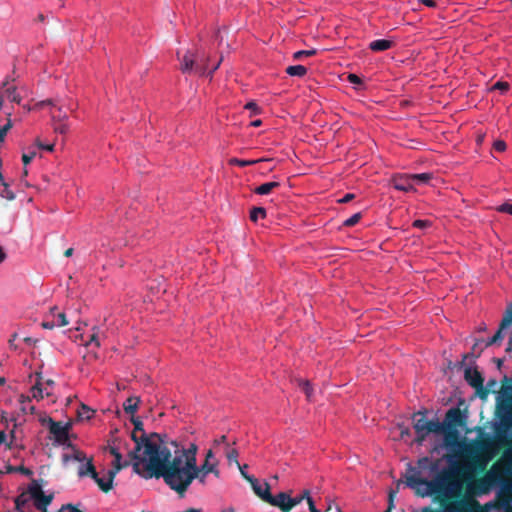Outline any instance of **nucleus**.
Listing matches in <instances>:
<instances>
[{
    "instance_id": "obj_4",
    "label": "nucleus",
    "mask_w": 512,
    "mask_h": 512,
    "mask_svg": "<svg viewBox=\"0 0 512 512\" xmlns=\"http://www.w3.org/2000/svg\"><path fill=\"white\" fill-rule=\"evenodd\" d=\"M491 446V439H483L481 441H477L472 443L468 449V454L472 457L471 463L468 466L463 467H455L451 470H460V472L456 475V479L461 483L462 489L464 490L466 486V477H469L470 480L474 478L469 474V469L472 468L478 472H484L487 466L488 461L491 459L490 455H486L488 449Z\"/></svg>"
},
{
    "instance_id": "obj_20",
    "label": "nucleus",
    "mask_w": 512,
    "mask_h": 512,
    "mask_svg": "<svg viewBox=\"0 0 512 512\" xmlns=\"http://www.w3.org/2000/svg\"><path fill=\"white\" fill-rule=\"evenodd\" d=\"M32 397L36 400L43 399L45 396V390L43 388V379L41 373H36V382L31 388Z\"/></svg>"
},
{
    "instance_id": "obj_26",
    "label": "nucleus",
    "mask_w": 512,
    "mask_h": 512,
    "mask_svg": "<svg viewBox=\"0 0 512 512\" xmlns=\"http://www.w3.org/2000/svg\"><path fill=\"white\" fill-rule=\"evenodd\" d=\"M286 73L290 76L303 77L307 73V68L303 65L288 66Z\"/></svg>"
},
{
    "instance_id": "obj_12",
    "label": "nucleus",
    "mask_w": 512,
    "mask_h": 512,
    "mask_svg": "<svg viewBox=\"0 0 512 512\" xmlns=\"http://www.w3.org/2000/svg\"><path fill=\"white\" fill-rule=\"evenodd\" d=\"M42 424H47L49 432L53 435L54 440L59 444H65L68 440V432L70 424L54 421L51 417L44 418Z\"/></svg>"
},
{
    "instance_id": "obj_50",
    "label": "nucleus",
    "mask_w": 512,
    "mask_h": 512,
    "mask_svg": "<svg viewBox=\"0 0 512 512\" xmlns=\"http://www.w3.org/2000/svg\"><path fill=\"white\" fill-rule=\"evenodd\" d=\"M492 89L505 92L509 89V84L507 82L498 81L493 85Z\"/></svg>"
},
{
    "instance_id": "obj_7",
    "label": "nucleus",
    "mask_w": 512,
    "mask_h": 512,
    "mask_svg": "<svg viewBox=\"0 0 512 512\" xmlns=\"http://www.w3.org/2000/svg\"><path fill=\"white\" fill-rule=\"evenodd\" d=\"M512 473V447L504 449L501 457L485 471V482L500 480L504 474Z\"/></svg>"
},
{
    "instance_id": "obj_36",
    "label": "nucleus",
    "mask_w": 512,
    "mask_h": 512,
    "mask_svg": "<svg viewBox=\"0 0 512 512\" xmlns=\"http://www.w3.org/2000/svg\"><path fill=\"white\" fill-rule=\"evenodd\" d=\"M413 184L417 183H428L432 179L431 173H420V174H411Z\"/></svg>"
},
{
    "instance_id": "obj_1",
    "label": "nucleus",
    "mask_w": 512,
    "mask_h": 512,
    "mask_svg": "<svg viewBox=\"0 0 512 512\" xmlns=\"http://www.w3.org/2000/svg\"><path fill=\"white\" fill-rule=\"evenodd\" d=\"M151 438L146 443L141 441V445L137 442V449L133 454L144 448L148 459L144 467L136 462L133 472L144 479L163 478L172 490L184 496L197 476L193 474L198 466L196 456L180 457L179 444L170 440L166 434H153Z\"/></svg>"
},
{
    "instance_id": "obj_43",
    "label": "nucleus",
    "mask_w": 512,
    "mask_h": 512,
    "mask_svg": "<svg viewBox=\"0 0 512 512\" xmlns=\"http://www.w3.org/2000/svg\"><path fill=\"white\" fill-rule=\"evenodd\" d=\"M511 324H512V305L508 308V310L506 311V314L504 315V317L501 321V328H506Z\"/></svg>"
},
{
    "instance_id": "obj_44",
    "label": "nucleus",
    "mask_w": 512,
    "mask_h": 512,
    "mask_svg": "<svg viewBox=\"0 0 512 512\" xmlns=\"http://www.w3.org/2000/svg\"><path fill=\"white\" fill-rule=\"evenodd\" d=\"M308 498H311L310 492L308 490H304L300 496L291 497V501L293 502V508L300 504L304 499L308 501Z\"/></svg>"
},
{
    "instance_id": "obj_58",
    "label": "nucleus",
    "mask_w": 512,
    "mask_h": 512,
    "mask_svg": "<svg viewBox=\"0 0 512 512\" xmlns=\"http://www.w3.org/2000/svg\"><path fill=\"white\" fill-rule=\"evenodd\" d=\"M347 79L352 84L359 85L362 83L361 78L359 76H357L356 74H349Z\"/></svg>"
},
{
    "instance_id": "obj_21",
    "label": "nucleus",
    "mask_w": 512,
    "mask_h": 512,
    "mask_svg": "<svg viewBox=\"0 0 512 512\" xmlns=\"http://www.w3.org/2000/svg\"><path fill=\"white\" fill-rule=\"evenodd\" d=\"M441 434H444V442L447 447L455 445L459 438L457 428H445Z\"/></svg>"
},
{
    "instance_id": "obj_3",
    "label": "nucleus",
    "mask_w": 512,
    "mask_h": 512,
    "mask_svg": "<svg viewBox=\"0 0 512 512\" xmlns=\"http://www.w3.org/2000/svg\"><path fill=\"white\" fill-rule=\"evenodd\" d=\"M460 470H443L435 479L428 481L418 473L407 477L406 482L410 487L425 485L431 494L440 496V503L449 511H457V501L461 497V483L456 479Z\"/></svg>"
},
{
    "instance_id": "obj_19",
    "label": "nucleus",
    "mask_w": 512,
    "mask_h": 512,
    "mask_svg": "<svg viewBox=\"0 0 512 512\" xmlns=\"http://www.w3.org/2000/svg\"><path fill=\"white\" fill-rule=\"evenodd\" d=\"M96 469L92 462V458L88 459L86 463L81 464L78 468V476L83 477H96Z\"/></svg>"
},
{
    "instance_id": "obj_49",
    "label": "nucleus",
    "mask_w": 512,
    "mask_h": 512,
    "mask_svg": "<svg viewBox=\"0 0 512 512\" xmlns=\"http://www.w3.org/2000/svg\"><path fill=\"white\" fill-rule=\"evenodd\" d=\"M208 62H209V56L208 55H204V54L200 55V56L196 55V63H202V64L205 65V74L207 73L208 68H209Z\"/></svg>"
},
{
    "instance_id": "obj_61",
    "label": "nucleus",
    "mask_w": 512,
    "mask_h": 512,
    "mask_svg": "<svg viewBox=\"0 0 512 512\" xmlns=\"http://www.w3.org/2000/svg\"><path fill=\"white\" fill-rule=\"evenodd\" d=\"M497 386V381L495 379L488 380L486 386H484V389H489L490 392H494V388Z\"/></svg>"
},
{
    "instance_id": "obj_54",
    "label": "nucleus",
    "mask_w": 512,
    "mask_h": 512,
    "mask_svg": "<svg viewBox=\"0 0 512 512\" xmlns=\"http://www.w3.org/2000/svg\"><path fill=\"white\" fill-rule=\"evenodd\" d=\"M35 155H36L35 151H32L30 153H24L22 155V161H23L24 165H28L33 160Z\"/></svg>"
},
{
    "instance_id": "obj_53",
    "label": "nucleus",
    "mask_w": 512,
    "mask_h": 512,
    "mask_svg": "<svg viewBox=\"0 0 512 512\" xmlns=\"http://www.w3.org/2000/svg\"><path fill=\"white\" fill-rule=\"evenodd\" d=\"M497 210L499 212L507 213V214L512 215V204L504 203V204L500 205Z\"/></svg>"
},
{
    "instance_id": "obj_37",
    "label": "nucleus",
    "mask_w": 512,
    "mask_h": 512,
    "mask_svg": "<svg viewBox=\"0 0 512 512\" xmlns=\"http://www.w3.org/2000/svg\"><path fill=\"white\" fill-rule=\"evenodd\" d=\"M92 334L90 335L89 341L86 345H89L91 343H94L96 347L100 346V335L101 330L99 327H93Z\"/></svg>"
},
{
    "instance_id": "obj_60",
    "label": "nucleus",
    "mask_w": 512,
    "mask_h": 512,
    "mask_svg": "<svg viewBox=\"0 0 512 512\" xmlns=\"http://www.w3.org/2000/svg\"><path fill=\"white\" fill-rule=\"evenodd\" d=\"M505 328H501V325L499 326V329L494 334L493 338L496 340L497 343H500L503 340V330Z\"/></svg>"
},
{
    "instance_id": "obj_23",
    "label": "nucleus",
    "mask_w": 512,
    "mask_h": 512,
    "mask_svg": "<svg viewBox=\"0 0 512 512\" xmlns=\"http://www.w3.org/2000/svg\"><path fill=\"white\" fill-rule=\"evenodd\" d=\"M140 403V398L137 396H131L129 397L123 404L124 411L127 414H133L137 411L138 406Z\"/></svg>"
},
{
    "instance_id": "obj_8",
    "label": "nucleus",
    "mask_w": 512,
    "mask_h": 512,
    "mask_svg": "<svg viewBox=\"0 0 512 512\" xmlns=\"http://www.w3.org/2000/svg\"><path fill=\"white\" fill-rule=\"evenodd\" d=\"M29 494L34 501L35 507L38 510L42 512H48L47 507L53 500V494L46 495L42 490V486L38 483L37 480H32L31 484L29 485Z\"/></svg>"
},
{
    "instance_id": "obj_45",
    "label": "nucleus",
    "mask_w": 512,
    "mask_h": 512,
    "mask_svg": "<svg viewBox=\"0 0 512 512\" xmlns=\"http://www.w3.org/2000/svg\"><path fill=\"white\" fill-rule=\"evenodd\" d=\"M4 189L1 192V196L7 200H13L15 198L14 193L9 189L8 184L3 182Z\"/></svg>"
},
{
    "instance_id": "obj_41",
    "label": "nucleus",
    "mask_w": 512,
    "mask_h": 512,
    "mask_svg": "<svg viewBox=\"0 0 512 512\" xmlns=\"http://www.w3.org/2000/svg\"><path fill=\"white\" fill-rule=\"evenodd\" d=\"M361 218H362V214L360 212L355 213L351 217L346 219L343 224L346 227H352V226L356 225L360 221Z\"/></svg>"
},
{
    "instance_id": "obj_47",
    "label": "nucleus",
    "mask_w": 512,
    "mask_h": 512,
    "mask_svg": "<svg viewBox=\"0 0 512 512\" xmlns=\"http://www.w3.org/2000/svg\"><path fill=\"white\" fill-rule=\"evenodd\" d=\"M412 226L419 229H424L431 226V222L429 220L417 219L412 223Z\"/></svg>"
},
{
    "instance_id": "obj_56",
    "label": "nucleus",
    "mask_w": 512,
    "mask_h": 512,
    "mask_svg": "<svg viewBox=\"0 0 512 512\" xmlns=\"http://www.w3.org/2000/svg\"><path fill=\"white\" fill-rule=\"evenodd\" d=\"M72 458L75 460V461H78V462H84L86 460V455L85 453H83L82 451H79V450H76L72 456Z\"/></svg>"
},
{
    "instance_id": "obj_28",
    "label": "nucleus",
    "mask_w": 512,
    "mask_h": 512,
    "mask_svg": "<svg viewBox=\"0 0 512 512\" xmlns=\"http://www.w3.org/2000/svg\"><path fill=\"white\" fill-rule=\"evenodd\" d=\"M476 347H477V343L474 344V346L472 347V351L471 353H467V354H464L462 356V360L458 363L455 364V367L461 369L465 366V362L467 359L469 358H478L482 352V350H480L478 353H476Z\"/></svg>"
},
{
    "instance_id": "obj_62",
    "label": "nucleus",
    "mask_w": 512,
    "mask_h": 512,
    "mask_svg": "<svg viewBox=\"0 0 512 512\" xmlns=\"http://www.w3.org/2000/svg\"><path fill=\"white\" fill-rule=\"evenodd\" d=\"M41 326L44 328V329H53L55 326H57L56 322L55 321H43L41 323Z\"/></svg>"
},
{
    "instance_id": "obj_57",
    "label": "nucleus",
    "mask_w": 512,
    "mask_h": 512,
    "mask_svg": "<svg viewBox=\"0 0 512 512\" xmlns=\"http://www.w3.org/2000/svg\"><path fill=\"white\" fill-rule=\"evenodd\" d=\"M36 144L39 148L44 149L46 151L52 152L54 150V144H43L39 139H37Z\"/></svg>"
},
{
    "instance_id": "obj_13",
    "label": "nucleus",
    "mask_w": 512,
    "mask_h": 512,
    "mask_svg": "<svg viewBox=\"0 0 512 512\" xmlns=\"http://www.w3.org/2000/svg\"><path fill=\"white\" fill-rule=\"evenodd\" d=\"M180 60V70L184 74H190L192 72L200 75H205V65L202 63H196V54L191 51H187Z\"/></svg>"
},
{
    "instance_id": "obj_25",
    "label": "nucleus",
    "mask_w": 512,
    "mask_h": 512,
    "mask_svg": "<svg viewBox=\"0 0 512 512\" xmlns=\"http://www.w3.org/2000/svg\"><path fill=\"white\" fill-rule=\"evenodd\" d=\"M31 496L29 494V490L27 492L21 493L15 499V508L18 512H25L24 507L29 503Z\"/></svg>"
},
{
    "instance_id": "obj_22",
    "label": "nucleus",
    "mask_w": 512,
    "mask_h": 512,
    "mask_svg": "<svg viewBox=\"0 0 512 512\" xmlns=\"http://www.w3.org/2000/svg\"><path fill=\"white\" fill-rule=\"evenodd\" d=\"M393 42L387 39L374 40L369 44V48L374 52H381L392 47Z\"/></svg>"
},
{
    "instance_id": "obj_64",
    "label": "nucleus",
    "mask_w": 512,
    "mask_h": 512,
    "mask_svg": "<svg viewBox=\"0 0 512 512\" xmlns=\"http://www.w3.org/2000/svg\"><path fill=\"white\" fill-rule=\"evenodd\" d=\"M324 512H342L337 505L329 504Z\"/></svg>"
},
{
    "instance_id": "obj_11",
    "label": "nucleus",
    "mask_w": 512,
    "mask_h": 512,
    "mask_svg": "<svg viewBox=\"0 0 512 512\" xmlns=\"http://www.w3.org/2000/svg\"><path fill=\"white\" fill-rule=\"evenodd\" d=\"M467 410H461L459 407H452L447 410L444 421L441 422L445 428H459L466 425Z\"/></svg>"
},
{
    "instance_id": "obj_46",
    "label": "nucleus",
    "mask_w": 512,
    "mask_h": 512,
    "mask_svg": "<svg viewBox=\"0 0 512 512\" xmlns=\"http://www.w3.org/2000/svg\"><path fill=\"white\" fill-rule=\"evenodd\" d=\"M11 127H12V122L10 119H8L7 123L3 127H0V142L4 141L5 136H6L7 132L11 129Z\"/></svg>"
},
{
    "instance_id": "obj_10",
    "label": "nucleus",
    "mask_w": 512,
    "mask_h": 512,
    "mask_svg": "<svg viewBox=\"0 0 512 512\" xmlns=\"http://www.w3.org/2000/svg\"><path fill=\"white\" fill-rule=\"evenodd\" d=\"M214 454L211 449H209L205 456V461L202 465L197 466V469L194 471L193 474H197L195 476V479H197L201 484H205L206 477L209 473L214 474L216 477H219V470L217 469L218 462H211V459H213Z\"/></svg>"
},
{
    "instance_id": "obj_52",
    "label": "nucleus",
    "mask_w": 512,
    "mask_h": 512,
    "mask_svg": "<svg viewBox=\"0 0 512 512\" xmlns=\"http://www.w3.org/2000/svg\"><path fill=\"white\" fill-rule=\"evenodd\" d=\"M58 512H84L79 510L77 507H75L72 504H66L63 505Z\"/></svg>"
},
{
    "instance_id": "obj_2",
    "label": "nucleus",
    "mask_w": 512,
    "mask_h": 512,
    "mask_svg": "<svg viewBox=\"0 0 512 512\" xmlns=\"http://www.w3.org/2000/svg\"><path fill=\"white\" fill-rule=\"evenodd\" d=\"M485 472L482 476L470 480L466 477V486L461 488V497L457 501L458 512H476L480 509V504L476 497L488 495L493 489L499 487L496 495L498 505L503 508H510L512 503V473L504 474L500 480L495 482H485Z\"/></svg>"
},
{
    "instance_id": "obj_9",
    "label": "nucleus",
    "mask_w": 512,
    "mask_h": 512,
    "mask_svg": "<svg viewBox=\"0 0 512 512\" xmlns=\"http://www.w3.org/2000/svg\"><path fill=\"white\" fill-rule=\"evenodd\" d=\"M464 379L476 390L477 395L481 399H485L489 395V389H484V378L477 368L465 367Z\"/></svg>"
},
{
    "instance_id": "obj_31",
    "label": "nucleus",
    "mask_w": 512,
    "mask_h": 512,
    "mask_svg": "<svg viewBox=\"0 0 512 512\" xmlns=\"http://www.w3.org/2000/svg\"><path fill=\"white\" fill-rule=\"evenodd\" d=\"M266 159L264 158H261V159H253V160H244V159H238V158H232L230 160V164L232 165H237V166H240V167H245V166H251V165H254L256 163H259L261 161H265Z\"/></svg>"
},
{
    "instance_id": "obj_38",
    "label": "nucleus",
    "mask_w": 512,
    "mask_h": 512,
    "mask_svg": "<svg viewBox=\"0 0 512 512\" xmlns=\"http://www.w3.org/2000/svg\"><path fill=\"white\" fill-rule=\"evenodd\" d=\"M197 446L195 444H191L187 449H184L179 446V455L180 457L184 456H196L197 454Z\"/></svg>"
},
{
    "instance_id": "obj_48",
    "label": "nucleus",
    "mask_w": 512,
    "mask_h": 512,
    "mask_svg": "<svg viewBox=\"0 0 512 512\" xmlns=\"http://www.w3.org/2000/svg\"><path fill=\"white\" fill-rule=\"evenodd\" d=\"M241 472V475L244 479H246L249 483H253L255 482V477L254 476H251V475H248L245 471V469L247 468V465H244L243 467L241 465L237 466Z\"/></svg>"
},
{
    "instance_id": "obj_14",
    "label": "nucleus",
    "mask_w": 512,
    "mask_h": 512,
    "mask_svg": "<svg viewBox=\"0 0 512 512\" xmlns=\"http://www.w3.org/2000/svg\"><path fill=\"white\" fill-rule=\"evenodd\" d=\"M108 451L111 455L114 456V460L112 462V468L108 470L111 474V477H116L119 471L128 466L133 467V460L130 458L129 461H122V455L119 452V449L115 446H109Z\"/></svg>"
},
{
    "instance_id": "obj_51",
    "label": "nucleus",
    "mask_w": 512,
    "mask_h": 512,
    "mask_svg": "<svg viewBox=\"0 0 512 512\" xmlns=\"http://www.w3.org/2000/svg\"><path fill=\"white\" fill-rule=\"evenodd\" d=\"M56 324L59 327H63V326L68 325V320L66 318L65 313H58L57 314V322H56Z\"/></svg>"
},
{
    "instance_id": "obj_15",
    "label": "nucleus",
    "mask_w": 512,
    "mask_h": 512,
    "mask_svg": "<svg viewBox=\"0 0 512 512\" xmlns=\"http://www.w3.org/2000/svg\"><path fill=\"white\" fill-rule=\"evenodd\" d=\"M268 504L279 508L282 512H290L293 509L291 496L286 492H280L275 496L271 494Z\"/></svg>"
},
{
    "instance_id": "obj_30",
    "label": "nucleus",
    "mask_w": 512,
    "mask_h": 512,
    "mask_svg": "<svg viewBox=\"0 0 512 512\" xmlns=\"http://www.w3.org/2000/svg\"><path fill=\"white\" fill-rule=\"evenodd\" d=\"M94 412L95 411L89 408L87 405L81 404L80 408L77 411V414L80 420H89L92 418Z\"/></svg>"
},
{
    "instance_id": "obj_27",
    "label": "nucleus",
    "mask_w": 512,
    "mask_h": 512,
    "mask_svg": "<svg viewBox=\"0 0 512 512\" xmlns=\"http://www.w3.org/2000/svg\"><path fill=\"white\" fill-rule=\"evenodd\" d=\"M5 472L6 473H16V472H19L25 476H32L33 475V471L29 468H26L24 467L23 465H20V466H12V465H7L5 466Z\"/></svg>"
},
{
    "instance_id": "obj_63",
    "label": "nucleus",
    "mask_w": 512,
    "mask_h": 512,
    "mask_svg": "<svg viewBox=\"0 0 512 512\" xmlns=\"http://www.w3.org/2000/svg\"><path fill=\"white\" fill-rule=\"evenodd\" d=\"M308 506H309L310 512H320V510H318L316 508L315 503L312 498H308Z\"/></svg>"
},
{
    "instance_id": "obj_34",
    "label": "nucleus",
    "mask_w": 512,
    "mask_h": 512,
    "mask_svg": "<svg viewBox=\"0 0 512 512\" xmlns=\"http://www.w3.org/2000/svg\"><path fill=\"white\" fill-rule=\"evenodd\" d=\"M266 217V210L263 207H254L250 211V220L253 222H257L259 218Z\"/></svg>"
},
{
    "instance_id": "obj_42",
    "label": "nucleus",
    "mask_w": 512,
    "mask_h": 512,
    "mask_svg": "<svg viewBox=\"0 0 512 512\" xmlns=\"http://www.w3.org/2000/svg\"><path fill=\"white\" fill-rule=\"evenodd\" d=\"M54 385H55V382L52 379H47V380L43 381V388L45 390L46 397H50L53 395Z\"/></svg>"
},
{
    "instance_id": "obj_6",
    "label": "nucleus",
    "mask_w": 512,
    "mask_h": 512,
    "mask_svg": "<svg viewBox=\"0 0 512 512\" xmlns=\"http://www.w3.org/2000/svg\"><path fill=\"white\" fill-rule=\"evenodd\" d=\"M131 422L134 425V430L131 432V439L134 441L135 447L128 453V456L133 460V465L136 462H140V465L144 467L148 459V457L144 454V448L139 449L136 454H133V452L136 451L137 449V441L140 444L141 441H143V443H146L147 441L151 440V436L156 433L153 432L150 434H146L143 429V423L139 418H135L132 416Z\"/></svg>"
},
{
    "instance_id": "obj_39",
    "label": "nucleus",
    "mask_w": 512,
    "mask_h": 512,
    "mask_svg": "<svg viewBox=\"0 0 512 512\" xmlns=\"http://www.w3.org/2000/svg\"><path fill=\"white\" fill-rule=\"evenodd\" d=\"M53 129L56 133L66 134L69 130L67 121L53 122Z\"/></svg>"
},
{
    "instance_id": "obj_33",
    "label": "nucleus",
    "mask_w": 512,
    "mask_h": 512,
    "mask_svg": "<svg viewBox=\"0 0 512 512\" xmlns=\"http://www.w3.org/2000/svg\"><path fill=\"white\" fill-rule=\"evenodd\" d=\"M226 457L229 464L235 463L237 466L240 465L238 462V451L235 448H230L229 444H227L226 448Z\"/></svg>"
},
{
    "instance_id": "obj_24",
    "label": "nucleus",
    "mask_w": 512,
    "mask_h": 512,
    "mask_svg": "<svg viewBox=\"0 0 512 512\" xmlns=\"http://www.w3.org/2000/svg\"><path fill=\"white\" fill-rule=\"evenodd\" d=\"M280 187V183L273 181V182H266L261 184L260 186L256 187L254 192L258 195H267L270 194L274 189Z\"/></svg>"
},
{
    "instance_id": "obj_29",
    "label": "nucleus",
    "mask_w": 512,
    "mask_h": 512,
    "mask_svg": "<svg viewBox=\"0 0 512 512\" xmlns=\"http://www.w3.org/2000/svg\"><path fill=\"white\" fill-rule=\"evenodd\" d=\"M4 86H7L6 89H5V94L7 95V97L12 101V102H16V103H19L21 98L20 96L16 93V87L14 85H9L8 82H5L4 83Z\"/></svg>"
},
{
    "instance_id": "obj_59",
    "label": "nucleus",
    "mask_w": 512,
    "mask_h": 512,
    "mask_svg": "<svg viewBox=\"0 0 512 512\" xmlns=\"http://www.w3.org/2000/svg\"><path fill=\"white\" fill-rule=\"evenodd\" d=\"M245 108L248 109V110H251L254 114H258L259 113V107L257 106V104L255 102H249L245 105Z\"/></svg>"
},
{
    "instance_id": "obj_5",
    "label": "nucleus",
    "mask_w": 512,
    "mask_h": 512,
    "mask_svg": "<svg viewBox=\"0 0 512 512\" xmlns=\"http://www.w3.org/2000/svg\"><path fill=\"white\" fill-rule=\"evenodd\" d=\"M413 428L416 433L415 441L418 444H422L430 433L441 434L444 431V425L438 419L426 418V411L413 414Z\"/></svg>"
},
{
    "instance_id": "obj_55",
    "label": "nucleus",
    "mask_w": 512,
    "mask_h": 512,
    "mask_svg": "<svg viewBox=\"0 0 512 512\" xmlns=\"http://www.w3.org/2000/svg\"><path fill=\"white\" fill-rule=\"evenodd\" d=\"M493 147L498 152H503L506 150V143L502 140H497L494 142Z\"/></svg>"
},
{
    "instance_id": "obj_17",
    "label": "nucleus",
    "mask_w": 512,
    "mask_h": 512,
    "mask_svg": "<svg viewBox=\"0 0 512 512\" xmlns=\"http://www.w3.org/2000/svg\"><path fill=\"white\" fill-rule=\"evenodd\" d=\"M254 493L264 502L268 503L269 498L271 497L270 486L268 483L260 484L257 479L255 482L250 483Z\"/></svg>"
},
{
    "instance_id": "obj_40",
    "label": "nucleus",
    "mask_w": 512,
    "mask_h": 512,
    "mask_svg": "<svg viewBox=\"0 0 512 512\" xmlns=\"http://www.w3.org/2000/svg\"><path fill=\"white\" fill-rule=\"evenodd\" d=\"M317 53L316 49H311V50H300V51H297L293 54V58L295 60H300L302 59L303 57H309V56H314L315 54Z\"/></svg>"
},
{
    "instance_id": "obj_18",
    "label": "nucleus",
    "mask_w": 512,
    "mask_h": 512,
    "mask_svg": "<svg viewBox=\"0 0 512 512\" xmlns=\"http://www.w3.org/2000/svg\"><path fill=\"white\" fill-rule=\"evenodd\" d=\"M92 479L95 481L101 491L108 493L113 488V481L115 477H111V474L107 471L106 478L99 477L98 473L96 472V477H92Z\"/></svg>"
},
{
    "instance_id": "obj_16",
    "label": "nucleus",
    "mask_w": 512,
    "mask_h": 512,
    "mask_svg": "<svg viewBox=\"0 0 512 512\" xmlns=\"http://www.w3.org/2000/svg\"><path fill=\"white\" fill-rule=\"evenodd\" d=\"M391 183L393 187L399 191L409 192L414 189V184L411 175H396L392 178Z\"/></svg>"
},
{
    "instance_id": "obj_35",
    "label": "nucleus",
    "mask_w": 512,
    "mask_h": 512,
    "mask_svg": "<svg viewBox=\"0 0 512 512\" xmlns=\"http://www.w3.org/2000/svg\"><path fill=\"white\" fill-rule=\"evenodd\" d=\"M52 122L67 121L68 115L63 111L62 107H57L55 112L51 113Z\"/></svg>"
},
{
    "instance_id": "obj_32",
    "label": "nucleus",
    "mask_w": 512,
    "mask_h": 512,
    "mask_svg": "<svg viewBox=\"0 0 512 512\" xmlns=\"http://www.w3.org/2000/svg\"><path fill=\"white\" fill-rule=\"evenodd\" d=\"M297 382L301 390L305 393L307 399L310 401L313 393V389L310 385V382L302 379H298Z\"/></svg>"
}]
</instances>
